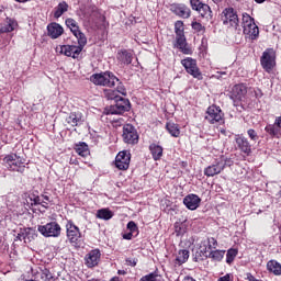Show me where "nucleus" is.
Returning a JSON list of instances; mask_svg holds the SVG:
<instances>
[{"instance_id": "nucleus-1", "label": "nucleus", "mask_w": 281, "mask_h": 281, "mask_svg": "<svg viewBox=\"0 0 281 281\" xmlns=\"http://www.w3.org/2000/svg\"><path fill=\"white\" fill-rule=\"evenodd\" d=\"M90 82L97 85L98 87H115L120 79L113 75L111 71H105L102 74H93L90 77Z\"/></svg>"}, {"instance_id": "nucleus-2", "label": "nucleus", "mask_w": 281, "mask_h": 281, "mask_svg": "<svg viewBox=\"0 0 281 281\" xmlns=\"http://www.w3.org/2000/svg\"><path fill=\"white\" fill-rule=\"evenodd\" d=\"M3 164L8 170H12L13 172H25V158L16 155L9 154L3 158Z\"/></svg>"}, {"instance_id": "nucleus-3", "label": "nucleus", "mask_w": 281, "mask_h": 281, "mask_svg": "<svg viewBox=\"0 0 281 281\" xmlns=\"http://www.w3.org/2000/svg\"><path fill=\"white\" fill-rule=\"evenodd\" d=\"M241 25L244 34H246V36H249L251 41H256V38H258V36L260 35V30L258 29V25L256 24L251 15L244 13Z\"/></svg>"}, {"instance_id": "nucleus-4", "label": "nucleus", "mask_w": 281, "mask_h": 281, "mask_svg": "<svg viewBox=\"0 0 281 281\" xmlns=\"http://www.w3.org/2000/svg\"><path fill=\"white\" fill-rule=\"evenodd\" d=\"M37 232H40V234H42V236L45 238H58V236H60V232H63V228L57 222H49L45 225H38Z\"/></svg>"}, {"instance_id": "nucleus-5", "label": "nucleus", "mask_w": 281, "mask_h": 281, "mask_svg": "<svg viewBox=\"0 0 281 281\" xmlns=\"http://www.w3.org/2000/svg\"><path fill=\"white\" fill-rule=\"evenodd\" d=\"M127 111H131V101H128V99L120 98V100L115 101V104L105 109L104 113L106 115H122Z\"/></svg>"}, {"instance_id": "nucleus-6", "label": "nucleus", "mask_w": 281, "mask_h": 281, "mask_svg": "<svg viewBox=\"0 0 281 281\" xmlns=\"http://www.w3.org/2000/svg\"><path fill=\"white\" fill-rule=\"evenodd\" d=\"M261 67L270 74L273 71V67H276V50L273 48H267L260 58Z\"/></svg>"}, {"instance_id": "nucleus-7", "label": "nucleus", "mask_w": 281, "mask_h": 281, "mask_svg": "<svg viewBox=\"0 0 281 281\" xmlns=\"http://www.w3.org/2000/svg\"><path fill=\"white\" fill-rule=\"evenodd\" d=\"M181 65L184 67L187 74H190V76L196 78V80H203V74H201L199 66L196 65V59L188 57L181 60Z\"/></svg>"}, {"instance_id": "nucleus-8", "label": "nucleus", "mask_w": 281, "mask_h": 281, "mask_svg": "<svg viewBox=\"0 0 281 281\" xmlns=\"http://www.w3.org/2000/svg\"><path fill=\"white\" fill-rule=\"evenodd\" d=\"M66 236L72 245H78V240L82 238V233L80 228L74 224V221L68 220L66 223Z\"/></svg>"}, {"instance_id": "nucleus-9", "label": "nucleus", "mask_w": 281, "mask_h": 281, "mask_svg": "<svg viewBox=\"0 0 281 281\" xmlns=\"http://www.w3.org/2000/svg\"><path fill=\"white\" fill-rule=\"evenodd\" d=\"M222 21L224 25L238 30L239 20L238 14L236 13V11H234V8L224 9V11L222 12Z\"/></svg>"}, {"instance_id": "nucleus-10", "label": "nucleus", "mask_w": 281, "mask_h": 281, "mask_svg": "<svg viewBox=\"0 0 281 281\" xmlns=\"http://www.w3.org/2000/svg\"><path fill=\"white\" fill-rule=\"evenodd\" d=\"M123 140L125 144H131L135 146L139 142V135L137 134V130L132 124H126L123 127Z\"/></svg>"}, {"instance_id": "nucleus-11", "label": "nucleus", "mask_w": 281, "mask_h": 281, "mask_svg": "<svg viewBox=\"0 0 281 281\" xmlns=\"http://www.w3.org/2000/svg\"><path fill=\"white\" fill-rule=\"evenodd\" d=\"M223 110L220 106L211 105L206 110L205 120L210 124H216V122H223Z\"/></svg>"}, {"instance_id": "nucleus-12", "label": "nucleus", "mask_w": 281, "mask_h": 281, "mask_svg": "<svg viewBox=\"0 0 281 281\" xmlns=\"http://www.w3.org/2000/svg\"><path fill=\"white\" fill-rule=\"evenodd\" d=\"M128 166H131V154L127 151H120L115 158V167L119 170H128Z\"/></svg>"}, {"instance_id": "nucleus-13", "label": "nucleus", "mask_w": 281, "mask_h": 281, "mask_svg": "<svg viewBox=\"0 0 281 281\" xmlns=\"http://www.w3.org/2000/svg\"><path fill=\"white\" fill-rule=\"evenodd\" d=\"M170 10L173 12V14H176V16H179L180 19H190L192 14V11L188 8V5L183 3L171 4Z\"/></svg>"}, {"instance_id": "nucleus-14", "label": "nucleus", "mask_w": 281, "mask_h": 281, "mask_svg": "<svg viewBox=\"0 0 281 281\" xmlns=\"http://www.w3.org/2000/svg\"><path fill=\"white\" fill-rule=\"evenodd\" d=\"M173 47L180 49L182 54H192V48L188 46V41L186 40V33L176 34V43L173 44Z\"/></svg>"}, {"instance_id": "nucleus-15", "label": "nucleus", "mask_w": 281, "mask_h": 281, "mask_svg": "<svg viewBox=\"0 0 281 281\" xmlns=\"http://www.w3.org/2000/svg\"><path fill=\"white\" fill-rule=\"evenodd\" d=\"M102 254L100 252V249H93L91 250L89 254L86 255L85 257V262L86 266L89 269H92V267H98L99 262H100V258H101Z\"/></svg>"}, {"instance_id": "nucleus-16", "label": "nucleus", "mask_w": 281, "mask_h": 281, "mask_svg": "<svg viewBox=\"0 0 281 281\" xmlns=\"http://www.w3.org/2000/svg\"><path fill=\"white\" fill-rule=\"evenodd\" d=\"M235 142L237 144V147L246 157H249L251 155V143H249V139H247L245 136H236Z\"/></svg>"}, {"instance_id": "nucleus-17", "label": "nucleus", "mask_w": 281, "mask_h": 281, "mask_svg": "<svg viewBox=\"0 0 281 281\" xmlns=\"http://www.w3.org/2000/svg\"><path fill=\"white\" fill-rule=\"evenodd\" d=\"M225 170V164H223V159L220 161L206 167L204 169V175L206 177H216V175H221Z\"/></svg>"}, {"instance_id": "nucleus-18", "label": "nucleus", "mask_w": 281, "mask_h": 281, "mask_svg": "<svg viewBox=\"0 0 281 281\" xmlns=\"http://www.w3.org/2000/svg\"><path fill=\"white\" fill-rule=\"evenodd\" d=\"M81 48L76 45H63L60 46V54H64V56H68L71 58H78L81 53Z\"/></svg>"}, {"instance_id": "nucleus-19", "label": "nucleus", "mask_w": 281, "mask_h": 281, "mask_svg": "<svg viewBox=\"0 0 281 281\" xmlns=\"http://www.w3.org/2000/svg\"><path fill=\"white\" fill-rule=\"evenodd\" d=\"M183 203L188 210L194 211L201 205V198L196 194H189L183 199Z\"/></svg>"}, {"instance_id": "nucleus-20", "label": "nucleus", "mask_w": 281, "mask_h": 281, "mask_svg": "<svg viewBox=\"0 0 281 281\" xmlns=\"http://www.w3.org/2000/svg\"><path fill=\"white\" fill-rule=\"evenodd\" d=\"M47 32L50 38H58L59 36H63L64 29L58 23H50L47 26Z\"/></svg>"}, {"instance_id": "nucleus-21", "label": "nucleus", "mask_w": 281, "mask_h": 281, "mask_svg": "<svg viewBox=\"0 0 281 281\" xmlns=\"http://www.w3.org/2000/svg\"><path fill=\"white\" fill-rule=\"evenodd\" d=\"M116 58L121 65H131L133 63V53L126 49L120 50Z\"/></svg>"}, {"instance_id": "nucleus-22", "label": "nucleus", "mask_w": 281, "mask_h": 281, "mask_svg": "<svg viewBox=\"0 0 281 281\" xmlns=\"http://www.w3.org/2000/svg\"><path fill=\"white\" fill-rule=\"evenodd\" d=\"M149 150H150L154 161H159V159H161V157H164V147H161L157 144L149 145Z\"/></svg>"}, {"instance_id": "nucleus-23", "label": "nucleus", "mask_w": 281, "mask_h": 281, "mask_svg": "<svg viewBox=\"0 0 281 281\" xmlns=\"http://www.w3.org/2000/svg\"><path fill=\"white\" fill-rule=\"evenodd\" d=\"M233 95H235L237 100H240V98L247 95V86L245 83L235 85L233 87Z\"/></svg>"}, {"instance_id": "nucleus-24", "label": "nucleus", "mask_w": 281, "mask_h": 281, "mask_svg": "<svg viewBox=\"0 0 281 281\" xmlns=\"http://www.w3.org/2000/svg\"><path fill=\"white\" fill-rule=\"evenodd\" d=\"M267 269L268 271H270V273H273L274 276H281V265L276 260L268 261Z\"/></svg>"}, {"instance_id": "nucleus-25", "label": "nucleus", "mask_w": 281, "mask_h": 281, "mask_svg": "<svg viewBox=\"0 0 281 281\" xmlns=\"http://www.w3.org/2000/svg\"><path fill=\"white\" fill-rule=\"evenodd\" d=\"M66 122L70 124V126H78L82 124V116L80 114L70 113V115L66 117Z\"/></svg>"}, {"instance_id": "nucleus-26", "label": "nucleus", "mask_w": 281, "mask_h": 281, "mask_svg": "<svg viewBox=\"0 0 281 281\" xmlns=\"http://www.w3.org/2000/svg\"><path fill=\"white\" fill-rule=\"evenodd\" d=\"M166 130L170 133L171 137H179V135H181V130L176 123L168 122L166 124Z\"/></svg>"}, {"instance_id": "nucleus-27", "label": "nucleus", "mask_w": 281, "mask_h": 281, "mask_svg": "<svg viewBox=\"0 0 281 281\" xmlns=\"http://www.w3.org/2000/svg\"><path fill=\"white\" fill-rule=\"evenodd\" d=\"M69 10V4H67L65 1L59 2L58 5L55 8L54 16L55 19H60L64 12H67Z\"/></svg>"}, {"instance_id": "nucleus-28", "label": "nucleus", "mask_w": 281, "mask_h": 281, "mask_svg": "<svg viewBox=\"0 0 281 281\" xmlns=\"http://www.w3.org/2000/svg\"><path fill=\"white\" fill-rule=\"evenodd\" d=\"M198 12L202 19H212V9L205 3H202Z\"/></svg>"}, {"instance_id": "nucleus-29", "label": "nucleus", "mask_w": 281, "mask_h": 281, "mask_svg": "<svg viewBox=\"0 0 281 281\" xmlns=\"http://www.w3.org/2000/svg\"><path fill=\"white\" fill-rule=\"evenodd\" d=\"M206 241H204L205 245ZM207 247H204L201 252L202 254H207V249L210 251H212V249H216L218 247V241L216 240V238L214 237H210L207 238V243H206Z\"/></svg>"}, {"instance_id": "nucleus-30", "label": "nucleus", "mask_w": 281, "mask_h": 281, "mask_svg": "<svg viewBox=\"0 0 281 281\" xmlns=\"http://www.w3.org/2000/svg\"><path fill=\"white\" fill-rule=\"evenodd\" d=\"M266 133H268V135H271V137H278V135H280V127H278V124H269L265 127Z\"/></svg>"}, {"instance_id": "nucleus-31", "label": "nucleus", "mask_w": 281, "mask_h": 281, "mask_svg": "<svg viewBox=\"0 0 281 281\" xmlns=\"http://www.w3.org/2000/svg\"><path fill=\"white\" fill-rule=\"evenodd\" d=\"M97 218H101L103 221H111L113 218V212L109 209H101L97 213Z\"/></svg>"}, {"instance_id": "nucleus-32", "label": "nucleus", "mask_w": 281, "mask_h": 281, "mask_svg": "<svg viewBox=\"0 0 281 281\" xmlns=\"http://www.w3.org/2000/svg\"><path fill=\"white\" fill-rule=\"evenodd\" d=\"M75 150L80 155V157H87V155H89V145H87V143H80L76 145Z\"/></svg>"}, {"instance_id": "nucleus-33", "label": "nucleus", "mask_w": 281, "mask_h": 281, "mask_svg": "<svg viewBox=\"0 0 281 281\" xmlns=\"http://www.w3.org/2000/svg\"><path fill=\"white\" fill-rule=\"evenodd\" d=\"M74 36H76L77 41H78V46L82 49H85V45H87V36L85 35V33L78 31L77 33L74 34Z\"/></svg>"}, {"instance_id": "nucleus-34", "label": "nucleus", "mask_w": 281, "mask_h": 281, "mask_svg": "<svg viewBox=\"0 0 281 281\" xmlns=\"http://www.w3.org/2000/svg\"><path fill=\"white\" fill-rule=\"evenodd\" d=\"M224 256H225V250H212L209 254V258H211V260H215V262H221Z\"/></svg>"}, {"instance_id": "nucleus-35", "label": "nucleus", "mask_w": 281, "mask_h": 281, "mask_svg": "<svg viewBox=\"0 0 281 281\" xmlns=\"http://www.w3.org/2000/svg\"><path fill=\"white\" fill-rule=\"evenodd\" d=\"M188 258H190V251L183 249L178 252L176 260H177V262H179V265H183V263L188 262Z\"/></svg>"}, {"instance_id": "nucleus-36", "label": "nucleus", "mask_w": 281, "mask_h": 281, "mask_svg": "<svg viewBox=\"0 0 281 281\" xmlns=\"http://www.w3.org/2000/svg\"><path fill=\"white\" fill-rule=\"evenodd\" d=\"M66 25H67V27H69V30L72 32V34L80 32V26H78V22H76V20H74L71 18L66 19Z\"/></svg>"}, {"instance_id": "nucleus-37", "label": "nucleus", "mask_w": 281, "mask_h": 281, "mask_svg": "<svg viewBox=\"0 0 281 281\" xmlns=\"http://www.w3.org/2000/svg\"><path fill=\"white\" fill-rule=\"evenodd\" d=\"M14 27H16V22L13 20H9L4 26L0 25V32H14Z\"/></svg>"}, {"instance_id": "nucleus-38", "label": "nucleus", "mask_w": 281, "mask_h": 281, "mask_svg": "<svg viewBox=\"0 0 281 281\" xmlns=\"http://www.w3.org/2000/svg\"><path fill=\"white\" fill-rule=\"evenodd\" d=\"M31 201H32L31 205H42V207H44L45 210H47V207H49L48 206L49 204L47 202L43 201L41 199V196H38V195H32Z\"/></svg>"}, {"instance_id": "nucleus-39", "label": "nucleus", "mask_w": 281, "mask_h": 281, "mask_svg": "<svg viewBox=\"0 0 281 281\" xmlns=\"http://www.w3.org/2000/svg\"><path fill=\"white\" fill-rule=\"evenodd\" d=\"M236 256H238V250L231 248L227 250L226 254V262L227 265H232V262H234V259L236 258Z\"/></svg>"}, {"instance_id": "nucleus-40", "label": "nucleus", "mask_w": 281, "mask_h": 281, "mask_svg": "<svg viewBox=\"0 0 281 281\" xmlns=\"http://www.w3.org/2000/svg\"><path fill=\"white\" fill-rule=\"evenodd\" d=\"M191 27L198 34H205V26H203V24H201L200 22H192Z\"/></svg>"}, {"instance_id": "nucleus-41", "label": "nucleus", "mask_w": 281, "mask_h": 281, "mask_svg": "<svg viewBox=\"0 0 281 281\" xmlns=\"http://www.w3.org/2000/svg\"><path fill=\"white\" fill-rule=\"evenodd\" d=\"M105 97L108 98V100H114L115 102H117V100H120V97L116 92V90H108L105 92Z\"/></svg>"}, {"instance_id": "nucleus-42", "label": "nucleus", "mask_w": 281, "mask_h": 281, "mask_svg": "<svg viewBox=\"0 0 281 281\" xmlns=\"http://www.w3.org/2000/svg\"><path fill=\"white\" fill-rule=\"evenodd\" d=\"M175 33L176 34H186L183 27V21H177L175 23Z\"/></svg>"}, {"instance_id": "nucleus-43", "label": "nucleus", "mask_w": 281, "mask_h": 281, "mask_svg": "<svg viewBox=\"0 0 281 281\" xmlns=\"http://www.w3.org/2000/svg\"><path fill=\"white\" fill-rule=\"evenodd\" d=\"M247 135L249 139H251L252 142H257L258 139H260V137L258 136V133L254 128H249L247 131Z\"/></svg>"}, {"instance_id": "nucleus-44", "label": "nucleus", "mask_w": 281, "mask_h": 281, "mask_svg": "<svg viewBox=\"0 0 281 281\" xmlns=\"http://www.w3.org/2000/svg\"><path fill=\"white\" fill-rule=\"evenodd\" d=\"M91 16H95L97 19H99V21H105L106 19L98 8H94L92 10Z\"/></svg>"}, {"instance_id": "nucleus-45", "label": "nucleus", "mask_w": 281, "mask_h": 281, "mask_svg": "<svg viewBox=\"0 0 281 281\" xmlns=\"http://www.w3.org/2000/svg\"><path fill=\"white\" fill-rule=\"evenodd\" d=\"M16 240H24V243L30 241V233L27 232H21L16 236Z\"/></svg>"}, {"instance_id": "nucleus-46", "label": "nucleus", "mask_w": 281, "mask_h": 281, "mask_svg": "<svg viewBox=\"0 0 281 281\" xmlns=\"http://www.w3.org/2000/svg\"><path fill=\"white\" fill-rule=\"evenodd\" d=\"M41 277H42L43 279H45L46 281H54V276H53L52 272H50L49 270H47V269H45V270L42 271Z\"/></svg>"}, {"instance_id": "nucleus-47", "label": "nucleus", "mask_w": 281, "mask_h": 281, "mask_svg": "<svg viewBox=\"0 0 281 281\" xmlns=\"http://www.w3.org/2000/svg\"><path fill=\"white\" fill-rule=\"evenodd\" d=\"M190 5L192 10L198 12V10L203 5V2H201V0H190Z\"/></svg>"}, {"instance_id": "nucleus-48", "label": "nucleus", "mask_w": 281, "mask_h": 281, "mask_svg": "<svg viewBox=\"0 0 281 281\" xmlns=\"http://www.w3.org/2000/svg\"><path fill=\"white\" fill-rule=\"evenodd\" d=\"M127 229L132 233V234H136L137 232V224H135V222L131 221L127 223Z\"/></svg>"}, {"instance_id": "nucleus-49", "label": "nucleus", "mask_w": 281, "mask_h": 281, "mask_svg": "<svg viewBox=\"0 0 281 281\" xmlns=\"http://www.w3.org/2000/svg\"><path fill=\"white\" fill-rule=\"evenodd\" d=\"M116 93H121V95H126V88H124V86L122 83H120L116 87Z\"/></svg>"}, {"instance_id": "nucleus-50", "label": "nucleus", "mask_w": 281, "mask_h": 281, "mask_svg": "<svg viewBox=\"0 0 281 281\" xmlns=\"http://www.w3.org/2000/svg\"><path fill=\"white\" fill-rule=\"evenodd\" d=\"M224 164V168L225 166L232 167L234 166V160H232V158H226L225 160H223Z\"/></svg>"}, {"instance_id": "nucleus-51", "label": "nucleus", "mask_w": 281, "mask_h": 281, "mask_svg": "<svg viewBox=\"0 0 281 281\" xmlns=\"http://www.w3.org/2000/svg\"><path fill=\"white\" fill-rule=\"evenodd\" d=\"M133 234H134V233H131V232L124 234V235H123L124 240H132V239H133Z\"/></svg>"}, {"instance_id": "nucleus-52", "label": "nucleus", "mask_w": 281, "mask_h": 281, "mask_svg": "<svg viewBox=\"0 0 281 281\" xmlns=\"http://www.w3.org/2000/svg\"><path fill=\"white\" fill-rule=\"evenodd\" d=\"M246 276H247L248 281H260V280L256 279V277H254V274H251V273H247Z\"/></svg>"}, {"instance_id": "nucleus-53", "label": "nucleus", "mask_w": 281, "mask_h": 281, "mask_svg": "<svg viewBox=\"0 0 281 281\" xmlns=\"http://www.w3.org/2000/svg\"><path fill=\"white\" fill-rule=\"evenodd\" d=\"M276 124H277L279 131H281V116L276 119Z\"/></svg>"}, {"instance_id": "nucleus-54", "label": "nucleus", "mask_w": 281, "mask_h": 281, "mask_svg": "<svg viewBox=\"0 0 281 281\" xmlns=\"http://www.w3.org/2000/svg\"><path fill=\"white\" fill-rule=\"evenodd\" d=\"M217 281H229V274L221 277Z\"/></svg>"}, {"instance_id": "nucleus-55", "label": "nucleus", "mask_w": 281, "mask_h": 281, "mask_svg": "<svg viewBox=\"0 0 281 281\" xmlns=\"http://www.w3.org/2000/svg\"><path fill=\"white\" fill-rule=\"evenodd\" d=\"M227 74L225 71L223 72H217V75H215V78L220 79L222 76H226Z\"/></svg>"}, {"instance_id": "nucleus-56", "label": "nucleus", "mask_w": 281, "mask_h": 281, "mask_svg": "<svg viewBox=\"0 0 281 281\" xmlns=\"http://www.w3.org/2000/svg\"><path fill=\"white\" fill-rule=\"evenodd\" d=\"M127 262H130V265H131L132 267H135V266L137 265V261H135V259H133V260H127Z\"/></svg>"}, {"instance_id": "nucleus-57", "label": "nucleus", "mask_w": 281, "mask_h": 281, "mask_svg": "<svg viewBox=\"0 0 281 281\" xmlns=\"http://www.w3.org/2000/svg\"><path fill=\"white\" fill-rule=\"evenodd\" d=\"M42 199H44V203H47V201H49V196L48 195H42Z\"/></svg>"}, {"instance_id": "nucleus-58", "label": "nucleus", "mask_w": 281, "mask_h": 281, "mask_svg": "<svg viewBox=\"0 0 281 281\" xmlns=\"http://www.w3.org/2000/svg\"><path fill=\"white\" fill-rule=\"evenodd\" d=\"M18 1L19 3H26V1H30V0H15Z\"/></svg>"}, {"instance_id": "nucleus-59", "label": "nucleus", "mask_w": 281, "mask_h": 281, "mask_svg": "<svg viewBox=\"0 0 281 281\" xmlns=\"http://www.w3.org/2000/svg\"><path fill=\"white\" fill-rule=\"evenodd\" d=\"M256 3H265L266 0H255Z\"/></svg>"}, {"instance_id": "nucleus-60", "label": "nucleus", "mask_w": 281, "mask_h": 281, "mask_svg": "<svg viewBox=\"0 0 281 281\" xmlns=\"http://www.w3.org/2000/svg\"><path fill=\"white\" fill-rule=\"evenodd\" d=\"M117 280H120V278H117V277H113V278L111 279V281H117Z\"/></svg>"}, {"instance_id": "nucleus-61", "label": "nucleus", "mask_w": 281, "mask_h": 281, "mask_svg": "<svg viewBox=\"0 0 281 281\" xmlns=\"http://www.w3.org/2000/svg\"><path fill=\"white\" fill-rule=\"evenodd\" d=\"M223 0H213L214 3H221Z\"/></svg>"}, {"instance_id": "nucleus-62", "label": "nucleus", "mask_w": 281, "mask_h": 281, "mask_svg": "<svg viewBox=\"0 0 281 281\" xmlns=\"http://www.w3.org/2000/svg\"><path fill=\"white\" fill-rule=\"evenodd\" d=\"M119 273H122V270H119Z\"/></svg>"}]
</instances>
